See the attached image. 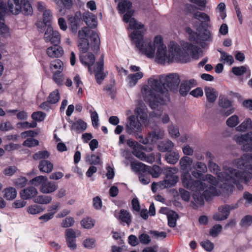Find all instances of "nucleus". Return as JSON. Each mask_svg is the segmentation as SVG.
Returning <instances> with one entry per match:
<instances>
[{
	"instance_id": "f257e3e1",
	"label": "nucleus",
	"mask_w": 252,
	"mask_h": 252,
	"mask_svg": "<svg viewBox=\"0 0 252 252\" xmlns=\"http://www.w3.org/2000/svg\"><path fill=\"white\" fill-rule=\"evenodd\" d=\"M131 7L132 3L127 0H122L118 5V9L120 13H126L123 16L124 21L129 23V29L134 30L129 34V36L136 48L141 53L149 58L154 57L156 49H157V59L160 62H163L165 60L170 59L169 56L168 58L164 56L165 46L161 35H157L153 39H143L146 30L144 25L131 18L134 12Z\"/></svg>"
},
{
	"instance_id": "f03ea898",
	"label": "nucleus",
	"mask_w": 252,
	"mask_h": 252,
	"mask_svg": "<svg viewBox=\"0 0 252 252\" xmlns=\"http://www.w3.org/2000/svg\"><path fill=\"white\" fill-rule=\"evenodd\" d=\"M180 83V76L177 73L153 76L148 79V85L142 87L141 92L144 100L155 109L163 104L164 101L162 96L156 95L154 91L162 95H166L168 92H176Z\"/></svg>"
},
{
	"instance_id": "7ed1b4c3",
	"label": "nucleus",
	"mask_w": 252,
	"mask_h": 252,
	"mask_svg": "<svg viewBox=\"0 0 252 252\" xmlns=\"http://www.w3.org/2000/svg\"><path fill=\"white\" fill-rule=\"evenodd\" d=\"M183 186L189 189H195L193 194V198L196 203L202 205L204 203V198L206 200L213 196L219 195V191L216 187L212 186L208 187L205 183L200 180L193 179L189 172H184L181 176Z\"/></svg>"
},
{
	"instance_id": "20e7f679",
	"label": "nucleus",
	"mask_w": 252,
	"mask_h": 252,
	"mask_svg": "<svg viewBox=\"0 0 252 252\" xmlns=\"http://www.w3.org/2000/svg\"><path fill=\"white\" fill-rule=\"evenodd\" d=\"M208 167L210 171L217 175L216 188L219 191V194L223 189L228 190L234 184L242 182L241 173L236 169L229 167L224 168L223 172H219V167L213 161H209Z\"/></svg>"
},
{
	"instance_id": "39448f33",
	"label": "nucleus",
	"mask_w": 252,
	"mask_h": 252,
	"mask_svg": "<svg viewBox=\"0 0 252 252\" xmlns=\"http://www.w3.org/2000/svg\"><path fill=\"white\" fill-rule=\"evenodd\" d=\"M165 46L164 49L165 53L164 56H166L167 58L169 56L170 57L169 60L166 59L163 62H160L157 59V52L155 53V56H156V60L157 62L161 64H164L166 63H170L173 62H183L184 57H186L187 52L184 51L180 47L177 43L174 42H171L168 46V50L166 49V46ZM187 48V51L188 54L190 53L192 57L194 59H198L199 57L203 56L202 51L200 48H198L196 46H194L190 44H187V46H186ZM157 49H156V50Z\"/></svg>"
},
{
	"instance_id": "423d86ee",
	"label": "nucleus",
	"mask_w": 252,
	"mask_h": 252,
	"mask_svg": "<svg viewBox=\"0 0 252 252\" xmlns=\"http://www.w3.org/2000/svg\"><path fill=\"white\" fill-rule=\"evenodd\" d=\"M100 39L97 33L87 27L78 32V47L82 54L90 51L97 53L99 50Z\"/></svg>"
},
{
	"instance_id": "0eeeda50",
	"label": "nucleus",
	"mask_w": 252,
	"mask_h": 252,
	"mask_svg": "<svg viewBox=\"0 0 252 252\" xmlns=\"http://www.w3.org/2000/svg\"><path fill=\"white\" fill-rule=\"evenodd\" d=\"M134 113L136 116L132 115L127 118L126 130L129 134H134L142 130V125L147 119V114L141 107H137Z\"/></svg>"
},
{
	"instance_id": "6e6552de",
	"label": "nucleus",
	"mask_w": 252,
	"mask_h": 252,
	"mask_svg": "<svg viewBox=\"0 0 252 252\" xmlns=\"http://www.w3.org/2000/svg\"><path fill=\"white\" fill-rule=\"evenodd\" d=\"M252 155L244 154L241 158L234 160V166L243 170L241 173L242 182L247 183L252 178Z\"/></svg>"
},
{
	"instance_id": "1a4fd4ad",
	"label": "nucleus",
	"mask_w": 252,
	"mask_h": 252,
	"mask_svg": "<svg viewBox=\"0 0 252 252\" xmlns=\"http://www.w3.org/2000/svg\"><path fill=\"white\" fill-rule=\"evenodd\" d=\"M8 12L17 15L22 12L26 15H31L33 13L32 7L28 0H8Z\"/></svg>"
},
{
	"instance_id": "9d476101",
	"label": "nucleus",
	"mask_w": 252,
	"mask_h": 252,
	"mask_svg": "<svg viewBox=\"0 0 252 252\" xmlns=\"http://www.w3.org/2000/svg\"><path fill=\"white\" fill-rule=\"evenodd\" d=\"M196 30L197 32H195L189 27L186 28V32L189 34V37L193 40L208 41L210 39L211 37L210 32L207 30H202L200 24Z\"/></svg>"
},
{
	"instance_id": "9b49d317",
	"label": "nucleus",
	"mask_w": 252,
	"mask_h": 252,
	"mask_svg": "<svg viewBox=\"0 0 252 252\" xmlns=\"http://www.w3.org/2000/svg\"><path fill=\"white\" fill-rule=\"evenodd\" d=\"M153 150V148L151 146L147 148L144 146L139 145L138 146H137L134 150H132V153L134 156L140 160L151 163L155 161V158L154 154L152 153L148 156H146L142 151L145 150L147 152H151Z\"/></svg>"
},
{
	"instance_id": "f8f14e48",
	"label": "nucleus",
	"mask_w": 252,
	"mask_h": 252,
	"mask_svg": "<svg viewBox=\"0 0 252 252\" xmlns=\"http://www.w3.org/2000/svg\"><path fill=\"white\" fill-rule=\"evenodd\" d=\"M178 172V169L176 167L168 168L166 174L165 179L164 181L159 182V185H163L164 188L174 186L179 180V178L176 175Z\"/></svg>"
},
{
	"instance_id": "ddd939ff",
	"label": "nucleus",
	"mask_w": 252,
	"mask_h": 252,
	"mask_svg": "<svg viewBox=\"0 0 252 252\" xmlns=\"http://www.w3.org/2000/svg\"><path fill=\"white\" fill-rule=\"evenodd\" d=\"M218 104L219 106L223 109L222 114L224 116H228L235 111V108L232 106V101L230 100L228 96L221 94L219 97Z\"/></svg>"
},
{
	"instance_id": "4468645a",
	"label": "nucleus",
	"mask_w": 252,
	"mask_h": 252,
	"mask_svg": "<svg viewBox=\"0 0 252 252\" xmlns=\"http://www.w3.org/2000/svg\"><path fill=\"white\" fill-rule=\"evenodd\" d=\"M237 204L233 205H225L221 206L218 208V212L215 213L213 218L216 221H221L226 220L229 216L230 210L238 207Z\"/></svg>"
},
{
	"instance_id": "2eb2a0df",
	"label": "nucleus",
	"mask_w": 252,
	"mask_h": 252,
	"mask_svg": "<svg viewBox=\"0 0 252 252\" xmlns=\"http://www.w3.org/2000/svg\"><path fill=\"white\" fill-rule=\"evenodd\" d=\"M61 36L58 31L54 30L51 25H48L44 34V39L46 42L52 44H59Z\"/></svg>"
},
{
	"instance_id": "dca6fc26",
	"label": "nucleus",
	"mask_w": 252,
	"mask_h": 252,
	"mask_svg": "<svg viewBox=\"0 0 252 252\" xmlns=\"http://www.w3.org/2000/svg\"><path fill=\"white\" fill-rule=\"evenodd\" d=\"M203 173L197 170H194L192 171L191 174L193 177L198 179H201L203 182V181H206L209 184L208 187H212L214 186L216 187V185L215 184L216 182V179L211 174H206L203 175Z\"/></svg>"
},
{
	"instance_id": "f3484780",
	"label": "nucleus",
	"mask_w": 252,
	"mask_h": 252,
	"mask_svg": "<svg viewBox=\"0 0 252 252\" xmlns=\"http://www.w3.org/2000/svg\"><path fill=\"white\" fill-rule=\"evenodd\" d=\"M196 85L197 82L194 79L184 80L180 85L179 93L181 95L186 96L190 90Z\"/></svg>"
},
{
	"instance_id": "a211bd4d",
	"label": "nucleus",
	"mask_w": 252,
	"mask_h": 252,
	"mask_svg": "<svg viewBox=\"0 0 252 252\" xmlns=\"http://www.w3.org/2000/svg\"><path fill=\"white\" fill-rule=\"evenodd\" d=\"M46 54L51 58H58L62 57L64 54L63 48L57 44L50 46L46 49Z\"/></svg>"
},
{
	"instance_id": "6ab92c4d",
	"label": "nucleus",
	"mask_w": 252,
	"mask_h": 252,
	"mask_svg": "<svg viewBox=\"0 0 252 252\" xmlns=\"http://www.w3.org/2000/svg\"><path fill=\"white\" fill-rule=\"evenodd\" d=\"M79 57L81 63L84 65L87 66L90 72H92L91 66L95 60L94 55L91 53H88L86 55H83L81 53Z\"/></svg>"
},
{
	"instance_id": "aec40b11",
	"label": "nucleus",
	"mask_w": 252,
	"mask_h": 252,
	"mask_svg": "<svg viewBox=\"0 0 252 252\" xmlns=\"http://www.w3.org/2000/svg\"><path fill=\"white\" fill-rule=\"evenodd\" d=\"M195 7H192V10H190V13L192 15L193 17L198 20L202 24H207L210 21V17L205 13L200 11H195Z\"/></svg>"
},
{
	"instance_id": "412c9836",
	"label": "nucleus",
	"mask_w": 252,
	"mask_h": 252,
	"mask_svg": "<svg viewBox=\"0 0 252 252\" xmlns=\"http://www.w3.org/2000/svg\"><path fill=\"white\" fill-rule=\"evenodd\" d=\"M58 187L57 183L47 180L41 185L40 188V191L43 193H51L56 190Z\"/></svg>"
},
{
	"instance_id": "4be33fe9",
	"label": "nucleus",
	"mask_w": 252,
	"mask_h": 252,
	"mask_svg": "<svg viewBox=\"0 0 252 252\" xmlns=\"http://www.w3.org/2000/svg\"><path fill=\"white\" fill-rule=\"evenodd\" d=\"M235 140L237 143L243 146V149L245 145L251 144L252 143V131H250L247 134L236 135Z\"/></svg>"
},
{
	"instance_id": "5701e85b",
	"label": "nucleus",
	"mask_w": 252,
	"mask_h": 252,
	"mask_svg": "<svg viewBox=\"0 0 252 252\" xmlns=\"http://www.w3.org/2000/svg\"><path fill=\"white\" fill-rule=\"evenodd\" d=\"M143 76L144 74L143 72L141 71L128 74L126 78L127 85L130 87L135 86L137 84L138 80L141 79Z\"/></svg>"
},
{
	"instance_id": "b1692460",
	"label": "nucleus",
	"mask_w": 252,
	"mask_h": 252,
	"mask_svg": "<svg viewBox=\"0 0 252 252\" xmlns=\"http://www.w3.org/2000/svg\"><path fill=\"white\" fill-rule=\"evenodd\" d=\"M83 19L86 24L90 28H94L97 25L96 17L93 13L89 11H86L84 13L83 15Z\"/></svg>"
},
{
	"instance_id": "393cba45",
	"label": "nucleus",
	"mask_w": 252,
	"mask_h": 252,
	"mask_svg": "<svg viewBox=\"0 0 252 252\" xmlns=\"http://www.w3.org/2000/svg\"><path fill=\"white\" fill-rule=\"evenodd\" d=\"M204 91L207 101L209 103L215 102L218 96V92L211 87H205Z\"/></svg>"
},
{
	"instance_id": "a878e982",
	"label": "nucleus",
	"mask_w": 252,
	"mask_h": 252,
	"mask_svg": "<svg viewBox=\"0 0 252 252\" xmlns=\"http://www.w3.org/2000/svg\"><path fill=\"white\" fill-rule=\"evenodd\" d=\"M37 194V189L33 187H28L22 190L20 195L23 199H29L34 197Z\"/></svg>"
},
{
	"instance_id": "bb28decb",
	"label": "nucleus",
	"mask_w": 252,
	"mask_h": 252,
	"mask_svg": "<svg viewBox=\"0 0 252 252\" xmlns=\"http://www.w3.org/2000/svg\"><path fill=\"white\" fill-rule=\"evenodd\" d=\"M50 68L54 74L62 73L63 69V63L60 60H55L51 62Z\"/></svg>"
},
{
	"instance_id": "cd10ccee",
	"label": "nucleus",
	"mask_w": 252,
	"mask_h": 252,
	"mask_svg": "<svg viewBox=\"0 0 252 252\" xmlns=\"http://www.w3.org/2000/svg\"><path fill=\"white\" fill-rule=\"evenodd\" d=\"M38 168L41 172L49 173L52 171L53 164L50 161L43 160L40 162Z\"/></svg>"
},
{
	"instance_id": "c85d7f7f",
	"label": "nucleus",
	"mask_w": 252,
	"mask_h": 252,
	"mask_svg": "<svg viewBox=\"0 0 252 252\" xmlns=\"http://www.w3.org/2000/svg\"><path fill=\"white\" fill-rule=\"evenodd\" d=\"M165 158L168 163L174 164L178 162L180 158V155L177 152H168L166 153Z\"/></svg>"
},
{
	"instance_id": "c756f323",
	"label": "nucleus",
	"mask_w": 252,
	"mask_h": 252,
	"mask_svg": "<svg viewBox=\"0 0 252 252\" xmlns=\"http://www.w3.org/2000/svg\"><path fill=\"white\" fill-rule=\"evenodd\" d=\"M3 197L8 200H12L14 199L17 196V190L13 187H8L5 188L3 190Z\"/></svg>"
},
{
	"instance_id": "7c9ffc66",
	"label": "nucleus",
	"mask_w": 252,
	"mask_h": 252,
	"mask_svg": "<svg viewBox=\"0 0 252 252\" xmlns=\"http://www.w3.org/2000/svg\"><path fill=\"white\" fill-rule=\"evenodd\" d=\"M118 219L121 221L129 225L131 223V216L129 213L125 210H121L119 213L118 216L117 217Z\"/></svg>"
},
{
	"instance_id": "2f4dec72",
	"label": "nucleus",
	"mask_w": 252,
	"mask_h": 252,
	"mask_svg": "<svg viewBox=\"0 0 252 252\" xmlns=\"http://www.w3.org/2000/svg\"><path fill=\"white\" fill-rule=\"evenodd\" d=\"M192 163V160L188 157H183L180 160V165L181 169L184 172H188V169L189 168Z\"/></svg>"
},
{
	"instance_id": "473e14b6",
	"label": "nucleus",
	"mask_w": 252,
	"mask_h": 252,
	"mask_svg": "<svg viewBox=\"0 0 252 252\" xmlns=\"http://www.w3.org/2000/svg\"><path fill=\"white\" fill-rule=\"evenodd\" d=\"M252 129V121L250 118L246 119L239 126L236 127L238 131H245Z\"/></svg>"
},
{
	"instance_id": "72a5a7b5",
	"label": "nucleus",
	"mask_w": 252,
	"mask_h": 252,
	"mask_svg": "<svg viewBox=\"0 0 252 252\" xmlns=\"http://www.w3.org/2000/svg\"><path fill=\"white\" fill-rule=\"evenodd\" d=\"M71 128L77 132H81L87 128V124L81 120H78L73 123Z\"/></svg>"
},
{
	"instance_id": "f704fd0d",
	"label": "nucleus",
	"mask_w": 252,
	"mask_h": 252,
	"mask_svg": "<svg viewBox=\"0 0 252 252\" xmlns=\"http://www.w3.org/2000/svg\"><path fill=\"white\" fill-rule=\"evenodd\" d=\"M131 167L134 171L139 172L140 174L146 172V170L148 168V166L139 162H132Z\"/></svg>"
},
{
	"instance_id": "c9c22d12",
	"label": "nucleus",
	"mask_w": 252,
	"mask_h": 252,
	"mask_svg": "<svg viewBox=\"0 0 252 252\" xmlns=\"http://www.w3.org/2000/svg\"><path fill=\"white\" fill-rule=\"evenodd\" d=\"M218 51L220 53V62L229 65H231L234 62V59L232 56L227 54L225 52L220 50Z\"/></svg>"
},
{
	"instance_id": "e433bc0d",
	"label": "nucleus",
	"mask_w": 252,
	"mask_h": 252,
	"mask_svg": "<svg viewBox=\"0 0 252 252\" xmlns=\"http://www.w3.org/2000/svg\"><path fill=\"white\" fill-rule=\"evenodd\" d=\"M95 223V220L89 217L84 218L80 221L81 226L85 229H91L93 228Z\"/></svg>"
},
{
	"instance_id": "4c0bfd02",
	"label": "nucleus",
	"mask_w": 252,
	"mask_h": 252,
	"mask_svg": "<svg viewBox=\"0 0 252 252\" xmlns=\"http://www.w3.org/2000/svg\"><path fill=\"white\" fill-rule=\"evenodd\" d=\"M178 218V214L170 211L167 213L168 224L171 227H174L176 225L177 220Z\"/></svg>"
},
{
	"instance_id": "58836bf2",
	"label": "nucleus",
	"mask_w": 252,
	"mask_h": 252,
	"mask_svg": "<svg viewBox=\"0 0 252 252\" xmlns=\"http://www.w3.org/2000/svg\"><path fill=\"white\" fill-rule=\"evenodd\" d=\"M146 172H147L148 175H151L154 178H157L161 174V169L160 167L156 165H154L152 167L148 166Z\"/></svg>"
},
{
	"instance_id": "ea45409f",
	"label": "nucleus",
	"mask_w": 252,
	"mask_h": 252,
	"mask_svg": "<svg viewBox=\"0 0 252 252\" xmlns=\"http://www.w3.org/2000/svg\"><path fill=\"white\" fill-rule=\"evenodd\" d=\"M174 146V144L172 141L167 140L160 143L158 145V149L161 152H165L170 151Z\"/></svg>"
},
{
	"instance_id": "a19ab883",
	"label": "nucleus",
	"mask_w": 252,
	"mask_h": 252,
	"mask_svg": "<svg viewBox=\"0 0 252 252\" xmlns=\"http://www.w3.org/2000/svg\"><path fill=\"white\" fill-rule=\"evenodd\" d=\"M164 136V131L159 129L157 131H153L149 134V138L151 139V142H154L157 140L162 139Z\"/></svg>"
},
{
	"instance_id": "79ce46f5",
	"label": "nucleus",
	"mask_w": 252,
	"mask_h": 252,
	"mask_svg": "<svg viewBox=\"0 0 252 252\" xmlns=\"http://www.w3.org/2000/svg\"><path fill=\"white\" fill-rule=\"evenodd\" d=\"M86 161L90 164L97 165L101 163L100 157L98 156L93 154H87L86 157Z\"/></svg>"
},
{
	"instance_id": "37998d69",
	"label": "nucleus",
	"mask_w": 252,
	"mask_h": 252,
	"mask_svg": "<svg viewBox=\"0 0 252 252\" xmlns=\"http://www.w3.org/2000/svg\"><path fill=\"white\" fill-rule=\"evenodd\" d=\"M52 199V197L50 196L39 195L35 197L33 201L35 203L47 204L51 202Z\"/></svg>"
},
{
	"instance_id": "c03bdc74",
	"label": "nucleus",
	"mask_w": 252,
	"mask_h": 252,
	"mask_svg": "<svg viewBox=\"0 0 252 252\" xmlns=\"http://www.w3.org/2000/svg\"><path fill=\"white\" fill-rule=\"evenodd\" d=\"M239 122V117L236 115H233L227 119L226 124L228 127H234L237 126Z\"/></svg>"
},
{
	"instance_id": "a18cd8bd",
	"label": "nucleus",
	"mask_w": 252,
	"mask_h": 252,
	"mask_svg": "<svg viewBox=\"0 0 252 252\" xmlns=\"http://www.w3.org/2000/svg\"><path fill=\"white\" fill-rule=\"evenodd\" d=\"M13 183L17 188H22L27 185V179L24 177H19L14 179Z\"/></svg>"
},
{
	"instance_id": "49530a36",
	"label": "nucleus",
	"mask_w": 252,
	"mask_h": 252,
	"mask_svg": "<svg viewBox=\"0 0 252 252\" xmlns=\"http://www.w3.org/2000/svg\"><path fill=\"white\" fill-rule=\"evenodd\" d=\"M82 245L86 249H94L96 245L95 240L93 238H87L83 241Z\"/></svg>"
},
{
	"instance_id": "de8ad7c7",
	"label": "nucleus",
	"mask_w": 252,
	"mask_h": 252,
	"mask_svg": "<svg viewBox=\"0 0 252 252\" xmlns=\"http://www.w3.org/2000/svg\"><path fill=\"white\" fill-rule=\"evenodd\" d=\"M52 20V14L50 9L45 10L43 14V21L45 26L50 25V23Z\"/></svg>"
},
{
	"instance_id": "09e8293b",
	"label": "nucleus",
	"mask_w": 252,
	"mask_h": 252,
	"mask_svg": "<svg viewBox=\"0 0 252 252\" xmlns=\"http://www.w3.org/2000/svg\"><path fill=\"white\" fill-rule=\"evenodd\" d=\"M43 209L40 206L32 205L27 208V212L31 215H36L42 212Z\"/></svg>"
},
{
	"instance_id": "8fccbe9b",
	"label": "nucleus",
	"mask_w": 252,
	"mask_h": 252,
	"mask_svg": "<svg viewBox=\"0 0 252 252\" xmlns=\"http://www.w3.org/2000/svg\"><path fill=\"white\" fill-rule=\"evenodd\" d=\"M37 124L35 122L29 123L28 122H19L17 124V127L19 128L27 129L29 128H34L36 126Z\"/></svg>"
},
{
	"instance_id": "3c124183",
	"label": "nucleus",
	"mask_w": 252,
	"mask_h": 252,
	"mask_svg": "<svg viewBox=\"0 0 252 252\" xmlns=\"http://www.w3.org/2000/svg\"><path fill=\"white\" fill-rule=\"evenodd\" d=\"M104 57L103 55L101 56V58L100 59V60L97 62L96 63L94 69L93 71L92 70L91 73L93 72H94L95 74H96L97 72H103V65H104V61H103Z\"/></svg>"
},
{
	"instance_id": "603ef678",
	"label": "nucleus",
	"mask_w": 252,
	"mask_h": 252,
	"mask_svg": "<svg viewBox=\"0 0 252 252\" xmlns=\"http://www.w3.org/2000/svg\"><path fill=\"white\" fill-rule=\"evenodd\" d=\"M60 99V94L58 90H56L51 93L48 99V101L50 103H55Z\"/></svg>"
},
{
	"instance_id": "864d4df0",
	"label": "nucleus",
	"mask_w": 252,
	"mask_h": 252,
	"mask_svg": "<svg viewBox=\"0 0 252 252\" xmlns=\"http://www.w3.org/2000/svg\"><path fill=\"white\" fill-rule=\"evenodd\" d=\"M47 178L44 176H39L33 178L31 183L32 184L35 186H38L39 185H42L44 182L47 181Z\"/></svg>"
},
{
	"instance_id": "5fc2aeb1",
	"label": "nucleus",
	"mask_w": 252,
	"mask_h": 252,
	"mask_svg": "<svg viewBox=\"0 0 252 252\" xmlns=\"http://www.w3.org/2000/svg\"><path fill=\"white\" fill-rule=\"evenodd\" d=\"M39 141L33 138L30 137L27 139L23 143V145L28 147H32L38 146L39 145Z\"/></svg>"
},
{
	"instance_id": "6e6d98bb",
	"label": "nucleus",
	"mask_w": 252,
	"mask_h": 252,
	"mask_svg": "<svg viewBox=\"0 0 252 252\" xmlns=\"http://www.w3.org/2000/svg\"><path fill=\"white\" fill-rule=\"evenodd\" d=\"M168 132L170 135L173 138L177 137L180 135L178 127L173 125H170L169 126Z\"/></svg>"
},
{
	"instance_id": "4d7b16f0",
	"label": "nucleus",
	"mask_w": 252,
	"mask_h": 252,
	"mask_svg": "<svg viewBox=\"0 0 252 252\" xmlns=\"http://www.w3.org/2000/svg\"><path fill=\"white\" fill-rule=\"evenodd\" d=\"M225 4L223 2H221L217 6L216 8V11L219 12L220 16L222 19H224L226 16L225 12Z\"/></svg>"
},
{
	"instance_id": "13d9d810",
	"label": "nucleus",
	"mask_w": 252,
	"mask_h": 252,
	"mask_svg": "<svg viewBox=\"0 0 252 252\" xmlns=\"http://www.w3.org/2000/svg\"><path fill=\"white\" fill-rule=\"evenodd\" d=\"M17 170L15 166H9L3 170V173L6 176H12L16 173Z\"/></svg>"
},
{
	"instance_id": "bf43d9fd",
	"label": "nucleus",
	"mask_w": 252,
	"mask_h": 252,
	"mask_svg": "<svg viewBox=\"0 0 252 252\" xmlns=\"http://www.w3.org/2000/svg\"><path fill=\"white\" fill-rule=\"evenodd\" d=\"M45 116L46 115L45 113L41 111L33 112L31 116L32 119L34 121L37 122H41L43 121Z\"/></svg>"
},
{
	"instance_id": "052dcab7",
	"label": "nucleus",
	"mask_w": 252,
	"mask_h": 252,
	"mask_svg": "<svg viewBox=\"0 0 252 252\" xmlns=\"http://www.w3.org/2000/svg\"><path fill=\"white\" fill-rule=\"evenodd\" d=\"M74 222V220L72 217H66L63 220L61 223V226L64 228L69 227L73 226Z\"/></svg>"
},
{
	"instance_id": "680f3d73",
	"label": "nucleus",
	"mask_w": 252,
	"mask_h": 252,
	"mask_svg": "<svg viewBox=\"0 0 252 252\" xmlns=\"http://www.w3.org/2000/svg\"><path fill=\"white\" fill-rule=\"evenodd\" d=\"M49 157V154L47 151H41L35 153L33 156V158L35 160L47 158Z\"/></svg>"
},
{
	"instance_id": "e2e57ef3",
	"label": "nucleus",
	"mask_w": 252,
	"mask_h": 252,
	"mask_svg": "<svg viewBox=\"0 0 252 252\" xmlns=\"http://www.w3.org/2000/svg\"><path fill=\"white\" fill-rule=\"evenodd\" d=\"M247 69L248 68L246 66L233 67L232 69V71L235 75L240 76L246 72Z\"/></svg>"
},
{
	"instance_id": "0e129e2a",
	"label": "nucleus",
	"mask_w": 252,
	"mask_h": 252,
	"mask_svg": "<svg viewBox=\"0 0 252 252\" xmlns=\"http://www.w3.org/2000/svg\"><path fill=\"white\" fill-rule=\"evenodd\" d=\"M194 169L200 171L203 173H205L207 171V167L206 165L200 161L196 162L194 166Z\"/></svg>"
},
{
	"instance_id": "69168bd1",
	"label": "nucleus",
	"mask_w": 252,
	"mask_h": 252,
	"mask_svg": "<svg viewBox=\"0 0 252 252\" xmlns=\"http://www.w3.org/2000/svg\"><path fill=\"white\" fill-rule=\"evenodd\" d=\"M65 238L66 239H76L77 235L75 231L72 228H67L65 231Z\"/></svg>"
},
{
	"instance_id": "338daca9",
	"label": "nucleus",
	"mask_w": 252,
	"mask_h": 252,
	"mask_svg": "<svg viewBox=\"0 0 252 252\" xmlns=\"http://www.w3.org/2000/svg\"><path fill=\"white\" fill-rule=\"evenodd\" d=\"M252 224V216L247 215L241 220V224L243 227H248Z\"/></svg>"
},
{
	"instance_id": "774afa93",
	"label": "nucleus",
	"mask_w": 252,
	"mask_h": 252,
	"mask_svg": "<svg viewBox=\"0 0 252 252\" xmlns=\"http://www.w3.org/2000/svg\"><path fill=\"white\" fill-rule=\"evenodd\" d=\"M222 226L220 224H216L210 230V234L214 237L217 236L221 231Z\"/></svg>"
}]
</instances>
